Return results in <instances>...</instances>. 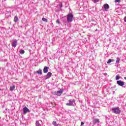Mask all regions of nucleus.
Segmentation results:
<instances>
[{"instance_id":"nucleus-11","label":"nucleus","mask_w":126,"mask_h":126,"mask_svg":"<svg viewBox=\"0 0 126 126\" xmlns=\"http://www.w3.org/2000/svg\"><path fill=\"white\" fill-rule=\"evenodd\" d=\"M23 112L24 114H26L28 113V112H30V111L28 109L27 107H25L24 108H23Z\"/></svg>"},{"instance_id":"nucleus-9","label":"nucleus","mask_w":126,"mask_h":126,"mask_svg":"<svg viewBox=\"0 0 126 126\" xmlns=\"http://www.w3.org/2000/svg\"><path fill=\"white\" fill-rule=\"evenodd\" d=\"M103 6L104 7L105 11H108V9H109V7H110V6H109V4H104Z\"/></svg>"},{"instance_id":"nucleus-21","label":"nucleus","mask_w":126,"mask_h":126,"mask_svg":"<svg viewBox=\"0 0 126 126\" xmlns=\"http://www.w3.org/2000/svg\"><path fill=\"white\" fill-rule=\"evenodd\" d=\"M120 61H121L120 58H117L116 60V63H120Z\"/></svg>"},{"instance_id":"nucleus-15","label":"nucleus","mask_w":126,"mask_h":126,"mask_svg":"<svg viewBox=\"0 0 126 126\" xmlns=\"http://www.w3.org/2000/svg\"><path fill=\"white\" fill-rule=\"evenodd\" d=\"M112 62H115V60H114V59H109L108 62H107V63H112Z\"/></svg>"},{"instance_id":"nucleus-23","label":"nucleus","mask_w":126,"mask_h":126,"mask_svg":"<svg viewBox=\"0 0 126 126\" xmlns=\"http://www.w3.org/2000/svg\"><path fill=\"white\" fill-rule=\"evenodd\" d=\"M120 1H121V0H115V2H120Z\"/></svg>"},{"instance_id":"nucleus-6","label":"nucleus","mask_w":126,"mask_h":126,"mask_svg":"<svg viewBox=\"0 0 126 126\" xmlns=\"http://www.w3.org/2000/svg\"><path fill=\"white\" fill-rule=\"evenodd\" d=\"M12 47H14V48H15L16 46H17V40H15L13 41L11 44Z\"/></svg>"},{"instance_id":"nucleus-25","label":"nucleus","mask_w":126,"mask_h":126,"mask_svg":"<svg viewBox=\"0 0 126 126\" xmlns=\"http://www.w3.org/2000/svg\"><path fill=\"white\" fill-rule=\"evenodd\" d=\"M83 125H84V122L81 123V126H83Z\"/></svg>"},{"instance_id":"nucleus-10","label":"nucleus","mask_w":126,"mask_h":126,"mask_svg":"<svg viewBox=\"0 0 126 126\" xmlns=\"http://www.w3.org/2000/svg\"><path fill=\"white\" fill-rule=\"evenodd\" d=\"M50 68L49 67L45 66L43 68V72L44 73H47L48 71V69Z\"/></svg>"},{"instance_id":"nucleus-18","label":"nucleus","mask_w":126,"mask_h":126,"mask_svg":"<svg viewBox=\"0 0 126 126\" xmlns=\"http://www.w3.org/2000/svg\"><path fill=\"white\" fill-rule=\"evenodd\" d=\"M25 53V51L22 49H21L20 51V54H21V55H23L24 53Z\"/></svg>"},{"instance_id":"nucleus-20","label":"nucleus","mask_w":126,"mask_h":126,"mask_svg":"<svg viewBox=\"0 0 126 126\" xmlns=\"http://www.w3.org/2000/svg\"><path fill=\"white\" fill-rule=\"evenodd\" d=\"M42 21H44V22H48V19L45 18H42Z\"/></svg>"},{"instance_id":"nucleus-12","label":"nucleus","mask_w":126,"mask_h":126,"mask_svg":"<svg viewBox=\"0 0 126 126\" xmlns=\"http://www.w3.org/2000/svg\"><path fill=\"white\" fill-rule=\"evenodd\" d=\"M15 89V86L13 85L12 86L10 87V91H13Z\"/></svg>"},{"instance_id":"nucleus-19","label":"nucleus","mask_w":126,"mask_h":126,"mask_svg":"<svg viewBox=\"0 0 126 126\" xmlns=\"http://www.w3.org/2000/svg\"><path fill=\"white\" fill-rule=\"evenodd\" d=\"M35 125L36 126H42V125L39 123L38 121H36Z\"/></svg>"},{"instance_id":"nucleus-1","label":"nucleus","mask_w":126,"mask_h":126,"mask_svg":"<svg viewBox=\"0 0 126 126\" xmlns=\"http://www.w3.org/2000/svg\"><path fill=\"white\" fill-rule=\"evenodd\" d=\"M112 111L113 113L116 114H120L121 113V109H120V108L118 107L113 108L112 109Z\"/></svg>"},{"instance_id":"nucleus-3","label":"nucleus","mask_w":126,"mask_h":126,"mask_svg":"<svg viewBox=\"0 0 126 126\" xmlns=\"http://www.w3.org/2000/svg\"><path fill=\"white\" fill-rule=\"evenodd\" d=\"M63 92V90L60 89L59 91L54 92V95H57V96H61Z\"/></svg>"},{"instance_id":"nucleus-2","label":"nucleus","mask_w":126,"mask_h":126,"mask_svg":"<svg viewBox=\"0 0 126 126\" xmlns=\"http://www.w3.org/2000/svg\"><path fill=\"white\" fill-rule=\"evenodd\" d=\"M73 18V15L69 13L67 16V21L68 22H72Z\"/></svg>"},{"instance_id":"nucleus-13","label":"nucleus","mask_w":126,"mask_h":126,"mask_svg":"<svg viewBox=\"0 0 126 126\" xmlns=\"http://www.w3.org/2000/svg\"><path fill=\"white\" fill-rule=\"evenodd\" d=\"M36 73L37 74H40L42 75V69H39L38 70L36 71Z\"/></svg>"},{"instance_id":"nucleus-7","label":"nucleus","mask_w":126,"mask_h":126,"mask_svg":"<svg viewBox=\"0 0 126 126\" xmlns=\"http://www.w3.org/2000/svg\"><path fill=\"white\" fill-rule=\"evenodd\" d=\"M52 73L51 72H49L45 76V79H49L51 76H52Z\"/></svg>"},{"instance_id":"nucleus-22","label":"nucleus","mask_w":126,"mask_h":126,"mask_svg":"<svg viewBox=\"0 0 126 126\" xmlns=\"http://www.w3.org/2000/svg\"><path fill=\"white\" fill-rule=\"evenodd\" d=\"M56 23L58 24H60L61 23V22H60V20H57L56 21Z\"/></svg>"},{"instance_id":"nucleus-14","label":"nucleus","mask_w":126,"mask_h":126,"mask_svg":"<svg viewBox=\"0 0 126 126\" xmlns=\"http://www.w3.org/2000/svg\"><path fill=\"white\" fill-rule=\"evenodd\" d=\"M18 20V17L17 16H15L14 18V22H17Z\"/></svg>"},{"instance_id":"nucleus-16","label":"nucleus","mask_w":126,"mask_h":126,"mask_svg":"<svg viewBox=\"0 0 126 126\" xmlns=\"http://www.w3.org/2000/svg\"><path fill=\"white\" fill-rule=\"evenodd\" d=\"M121 78H122V77L119 75H116L115 77L116 80H119V79H121Z\"/></svg>"},{"instance_id":"nucleus-17","label":"nucleus","mask_w":126,"mask_h":126,"mask_svg":"<svg viewBox=\"0 0 126 126\" xmlns=\"http://www.w3.org/2000/svg\"><path fill=\"white\" fill-rule=\"evenodd\" d=\"M52 124L54 126H59V124H57V122H56V121H53L52 123Z\"/></svg>"},{"instance_id":"nucleus-8","label":"nucleus","mask_w":126,"mask_h":126,"mask_svg":"<svg viewBox=\"0 0 126 126\" xmlns=\"http://www.w3.org/2000/svg\"><path fill=\"white\" fill-rule=\"evenodd\" d=\"M100 123V120L98 119H94L93 120V124L94 125H96V124Z\"/></svg>"},{"instance_id":"nucleus-5","label":"nucleus","mask_w":126,"mask_h":126,"mask_svg":"<svg viewBox=\"0 0 126 126\" xmlns=\"http://www.w3.org/2000/svg\"><path fill=\"white\" fill-rule=\"evenodd\" d=\"M117 84L119 85V86H124V85H125V82L119 80L117 82Z\"/></svg>"},{"instance_id":"nucleus-4","label":"nucleus","mask_w":126,"mask_h":126,"mask_svg":"<svg viewBox=\"0 0 126 126\" xmlns=\"http://www.w3.org/2000/svg\"><path fill=\"white\" fill-rule=\"evenodd\" d=\"M73 103H75V99L69 100V103H66V105L73 106Z\"/></svg>"},{"instance_id":"nucleus-24","label":"nucleus","mask_w":126,"mask_h":126,"mask_svg":"<svg viewBox=\"0 0 126 126\" xmlns=\"http://www.w3.org/2000/svg\"><path fill=\"white\" fill-rule=\"evenodd\" d=\"M99 0H94V3H96V2H98V1H99Z\"/></svg>"}]
</instances>
